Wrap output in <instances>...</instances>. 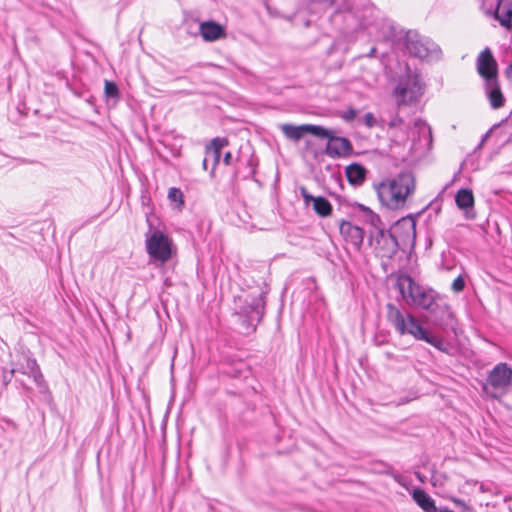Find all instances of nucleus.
<instances>
[{
    "label": "nucleus",
    "instance_id": "1",
    "mask_svg": "<svg viewBox=\"0 0 512 512\" xmlns=\"http://www.w3.org/2000/svg\"><path fill=\"white\" fill-rule=\"evenodd\" d=\"M415 178L412 172H401L393 179L385 180L376 186L378 198L389 209L405 206L407 198L415 191Z\"/></svg>",
    "mask_w": 512,
    "mask_h": 512
},
{
    "label": "nucleus",
    "instance_id": "2",
    "mask_svg": "<svg viewBox=\"0 0 512 512\" xmlns=\"http://www.w3.org/2000/svg\"><path fill=\"white\" fill-rule=\"evenodd\" d=\"M397 288L403 300L412 307L424 310H432L436 302L437 294L432 289H426L416 283L409 275L398 277Z\"/></svg>",
    "mask_w": 512,
    "mask_h": 512
},
{
    "label": "nucleus",
    "instance_id": "3",
    "mask_svg": "<svg viewBox=\"0 0 512 512\" xmlns=\"http://www.w3.org/2000/svg\"><path fill=\"white\" fill-rule=\"evenodd\" d=\"M265 308V297L263 293L257 295L247 294L238 297L236 314L239 317L243 332L249 334L254 332L260 323Z\"/></svg>",
    "mask_w": 512,
    "mask_h": 512
},
{
    "label": "nucleus",
    "instance_id": "4",
    "mask_svg": "<svg viewBox=\"0 0 512 512\" xmlns=\"http://www.w3.org/2000/svg\"><path fill=\"white\" fill-rule=\"evenodd\" d=\"M386 309L387 320L399 335H411L416 340L425 338L426 330L411 313H403L392 303H388Z\"/></svg>",
    "mask_w": 512,
    "mask_h": 512
},
{
    "label": "nucleus",
    "instance_id": "5",
    "mask_svg": "<svg viewBox=\"0 0 512 512\" xmlns=\"http://www.w3.org/2000/svg\"><path fill=\"white\" fill-rule=\"evenodd\" d=\"M423 94V86L418 75L407 74L401 77L393 90L398 106L416 102Z\"/></svg>",
    "mask_w": 512,
    "mask_h": 512
},
{
    "label": "nucleus",
    "instance_id": "6",
    "mask_svg": "<svg viewBox=\"0 0 512 512\" xmlns=\"http://www.w3.org/2000/svg\"><path fill=\"white\" fill-rule=\"evenodd\" d=\"M145 244L150 258L160 263H166L172 256V241L160 230L152 231Z\"/></svg>",
    "mask_w": 512,
    "mask_h": 512
},
{
    "label": "nucleus",
    "instance_id": "7",
    "mask_svg": "<svg viewBox=\"0 0 512 512\" xmlns=\"http://www.w3.org/2000/svg\"><path fill=\"white\" fill-rule=\"evenodd\" d=\"M405 46L409 53L420 59L437 55L439 47L430 39L421 36L417 31L409 30L405 35Z\"/></svg>",
    "mask_w": 512,
    "mask_h": 512
},
{
    "label": "nucleus",
    "instance_id": "8",
    "mask_svg": "<svg viewBox=\"0 0 512 512\" xmlns=\"http://www.w3.org/2000/svg\"><path fill=\"white\" fill-rule=\"evenodd\" d=\"M374 243V251L381 258L392 259L398 252L399 244L396 237L385 229H378L371 233V244Z\"/></svg>",
    "mask_w": 512,
    "mask_h": 512
},
{
    "label": "nucleus",
    "instance_id": "9",
    "mask_svg": "<svg viewBox=\"0 0 512 512\" xmlns=\"http://www.w3.org/2000/svg\"><path fill=\"white\" fill-rule=\"evenodd\" d=\"M319 138L328 139L325 154L331 158L347 157L353 152L352 143L348 138L334 136L333 132L329 129L328 136H319Z\"/></svg>",
    "mask_w": 512,
    "mask_h": 512
},
{
    "label": "nucleus",
    "instance_id": "10",
    "mask_svg": "<svg viewBox=\"0 0 512 512\" xmlns=\"http://www.w3.org/2000/svg\"><path fill=\"white\" fill-rule=\"evenodd\" d=\"M281 131L283 132L286 138L293 141H299L307 133H310L316 137L328 136V129L313 124H302L299 126L292 124H283L281 126Z\"/></svg>",
    "mask_w": 512,
    "mask_h": 512
},
{
    "label": "nucleus",
    "instance_id": "11",
    "mask_svg": "<svg viewBox=\"0 0 512 512\" xmlns=\"http://www.w3.org/2000/svg\"><path fill=\"white\" fill-rule=\"evenodd\" d=\"M477 72L485 80H497V62L489 48H485L477 58Z\"/></svg>",
    "mask_w": 512,
    "mask_h": 512
},
{
    "label": "nucleus",
    "instance_id": "12",
    "mask_svg": "<svg viewBox=\"0 0 512 512\" xmlns=\"http://www.w3.org/2000/svg\"><path fill=\"white\" fill-rule=\"evenodd\" d=\"M13 368L16 369V372L32 377L34 382L39 386L44 382V377L36 359L30 357L28 354H22Z\"/></svg>",
    "mask_w": 512,
    "mask_h": 512
},
{
    "label": "nucleus",
    "instance_id": "13",
    "mask_svg": "<svg viewBox=\"0 0 512 512\" xmlns=\"http://www.w3.org/2000/svg\"><path fill=\"white\" fill-rule=\"evenodd\" d=\"M300 194L304 200V203L308 206L310 203L313 204V210L320 217L330 216L332 213L331 203L322 196L311 195L305 187H300Z\"/></svg>",
    "mask_w": 512,
    "mask_h": 512
},
{
    "label": "nucleus",
    "instance_id": "14",
    "mask_svg": "<svg viewBox=\"0 0 512 512\" xmlns=\"http://www.w3.org/2000/svg\"><path fill=\"white\" fill-rule=\"evenodd\" d=\"M512 380V370L506 363L497 364L489 373L487 381L494 388H505Z\"/></svg>",
    "mask_w": 512,
    "mask_h": 512
},
{
    "label": "nucleus",
    "instance_id": "15",
    "mask_svg": "<svg viewBox=\"0 0 512 512\" xmlns=\"http://www.w3.org/2000/svg\"><path fill=\"white\" fill-rule=\"evenodd\" d=\"M340 233L345 241L351 243L356 250H360L364 239V231L362 228L353 225L349 221H342L340 224Z\"/></svg>",
    "mask_w": 512,
    "mask_h": 512
},
{
    "label": "nucleus",
    "instance_id": "16",
    "mask_svg": "<svg viewBox=\"0 0 512 512\" xmlns=\"http://www.w3.org/2000/svg\"><path fill=\"white\" fill-rule=\"evenodd\" d=\"M199 33L206 42H214L226 37L225 28L212 20L201 22L199 25Z\"/></svg>",
    "mask_w": 512,
    "mask_h": 512
},
{
    "label": "nucleus",
    "instance_id": "17",
    "mask_svg": "<svg viewBox=\"0 0 512 512\" xmlns=\"http://www.w3.org/2000/svg\"><path fill=\"white\" fill-rule=\"evenodd\" d=\"M455 202L459 209L465 211L466 218H475V212L473 211L474 195L472 190L464 188L458 190L455 196Z\"/></svg>",
    "mask_w": 512,
    "mask_h": 512
},
{
    "label": "nucleus",
    "instance_id": "18",
    "mask_svg": "<svg viewBox=\"0 0 512 512\" xmlns=\"http://www.w3.org/2000/svg\"><path fill=\"white\" fill-rule=\"evenodd\" d=\"M494 17L500 25L512 30V0H499L494 11Z\"/></svg>",
    "mask_w": 512,
    "mask_h": 512
},
{
    "label": "nucleus",
    "instance_id": "19",
    "mask_svg": "<svg viewBox=\"0 0 512 512\" xmlns=\"http://www.w3.org/2000/svg\"><path fill=\"white\" fill-rule=\"evenodd\" d=\"M486 94L490 105L493 109L501 108L505 103V98L501 92L500 85L497 80H489L485 82Z\"/></svg>",
    "mask_w": 512,
    "mask_h": 512
},
{
    "label": "nucleus",
    "instance_id": "20",
    "mask_svg": "<svg viewBox=\"0 0 512 512\" xmlns=\"http://www.w3.org/2000/svg\"><path fill=\"white\" fill-rule=\"evenodd\" d=\"M412 498L424 512H440V509L436 507L435 501L425 490L421 488L414 489Z\"/></svg>",
    "mask_w": 512,
    "mask_h": 512
},
{
    "label": "nucleus",
    "instance_id": "21",
    "mask_svg": "<svg viewBox=\"0 0 512 512\" xmlns=\"http://www.w3.org/2000/svg\"><path fill=\"white\" fill-rule=\"evenodd\" d=\"M345 174L350 184L360 185L365 180L366 170L362 165L353 163L346 167Z\"/></svg>",
    "mask_w": 512,
    "mask_h": 512
},
{
    "label": "nucleus",
    "instance_id": "22",
    "mask_svg": "<svg viewBox=\"0 0 512 512\" xmlns=\"http://www.w3.org/2000/svg\"><path fill=\"white\" fill-rule=\"evenodd\" d=\"M424 337L425 338H421L422 341L431 344L440 351L445 352L447 350L446 343L442 339L430 335L428 331H425Z\"/></svg>",
    "mask_w": 512,
    "mask_h": 512
},
{
    "label": "nucleus",
    "instance_id": "23",
    "mask_svg": "<svg viewBox=\"0 0 512 512\" xmlns=\"http://www.w3.org/2000/svg\"><path fill=\"white\" fill-rule=\"evenodd\" d=\"M229 141L227 138L216 137L211 140L210 144L206 146L205 151H217L221 152V150L228 146Z\"/></svg>",
    "mask_w": 512,
    "mask_h": 512
},
{
    "label": "nucleus",
    "instance_id": "24",
    "mask_svg": "<svg viewBox=\"0 0 512 512\" xmlns=\"http://www.w3.org/2000/svg\"><path fill=\"white\" fill-rule=\"evenodd\" d=\"M236 161L238 163H245V165L249 168L248 174L245 176L246 178H253L255 175V165L253 163L252 155H250L246 160L243 159V156L240 154L237 156Z\"/></svg>",
    "mask_w": 512,
    "mask_h": 512
},
{
    "label": "nucleus",
    "instance_id": "25",
    "mask_svg": "<svg viewBox=\"0 0 512 512\" xmlns=\"http://www.w3.org/2000/svg\"><path fill=\"white\" fill-rule=\"evenodd\" d=\"M105 95L109 98H119V89L117 85L112 81H105Z\"/></svg>",
    "mask_w": 512,
    "mask_h": 512
},
{
    "label": "nucleus",
    "instance_id": "26",
    "mask_svg": "<svg viewBox=\"0 0 512 512\" xmlns=\"http://www.w3.org/2000/svg\"><path fill=\"white\" fill-rule=\"evenodd\" d=\"M363 123L368 127L372 128L375 126H383V120L378 121L374 114L371 112H368L363 117Z\"/></svg>",
    "mask_w": 512,
    "mask_h": 512
},
{
    "label": "nucleus",
    "instance_id": "27",
    "mask_svg": "<svg viewBox=\"0 0 512 512\" xmlns=\"http://www.w3.org/2000/svg\"><path fill=\"white\" fill-rule=\"evenodd\" d=\"M168 198L173 202L183 204V193L178 188H170L168 192Z\"/></svg>",
    "mask_w": 512,
    "mask_h": 512
},
{
    "label": "nucleus",
    "instance_id": "28",
    "mask_svg": "<svg viewBox=\"0 0 512 512\" xmlns=\"http://www.w3.org/2000/svg\"><path fill=\"white\" fill-rule=\"evenodd\" d=\"M207 156H211L213 160V167L211 174H214V170L220 161L221 152L217 151H205Z\"/></svg>",
    "mask_w": 512,
    "mask_h": 512
},
{
    "label": "nucleus",
    "instance_id": "29",
    "mask_svg": "<svg viewBox=\"0 0 512 512\" xmlns=\"http://www.w3.org/2000/svg\"><path fill=\"white\" fill-rule=\"evenodd\" d=\"M404 124L403 118L399 115H395L387 124L389 129H394L402 126Z\"/></svg>",
    "mask_w": 512,
    "mask_h": 512
},
{
    "label": "nucleus",
    "instance_id": "30",
    "mask_svg": "<svg viewBox=\"0 0 512 512\" xmlns=\"http://www.w3.org/2000/svg\"><path fill=\"white\" fill-rule=\"evenodd\" d=\"M464 287H465V282H464V279L461 276H458L452 282V289L455 292H461L464 289Z\"/></svg>",
    "mask_w": 512,
    "mask_h": 512
},
{
    "label": "nucleus",
    "instance_id": "31",
    "mask_svg": "<svg viewBox=\"0 0 512 512\" xmlns=\"http://www.w3.org/2000/svg\"><path fill=\"white\" fill-rule=\"evenodd\" d=\"M357 116V112L355 109L353 108H349L347 109L343 114H342V118L347 121V122H351L353 121Z\"/></svg>",
    "mask_w": 512,
    "mask_h": 512
},
{
    "label": "nucleus",
    "instance_id": "32",
    "mask_svg": "<svg viewBox=\"0 0 512 512\" xmlns=\"http://www.w3.org/2000/svg\"><path fill=\"white\" fill-rule=\"evenodd\" d=\"M16 373V369L11 368L9 371L4 370L3 371V384L8 385L10 381L12 380L14 374Z\"/></svg>",
    "mask_w": 512,
    "mask_h": 512
},
{
    "label": "nucleus",
    "instance_id": "33",
    "mask_svg": "<svg viewBox=\"0 0 512 512\" xmlns=\"http://www.w3.org/2000/svg\"><path fill=\"white\" fill-rule=\"evenodd\" d=\"M369 222L371 223L372 226H374L376 228V231L379 229L378 228V224L380 223V218H379L378 215L373 214L372 212H370Z\"/></svg>",
    "mask_w": 512,
    "mask_h": 512
},
{
    "label": "nucleus",
    "instance_id": "34",
    "mask_svg": "<svg viewBox=\"0 0 512 512\" xmlns=\"http://www.w3.org/2000/svg\"><path fill=\"white\" fill-rule=\"evenodd\" d=\"M415 127H417L419 129V131H424V130H428V132L430 133V128L427 126V124L421 120V119H417L415 120V123H414Z\"/></svg>",
    "mask_w": 512,
    "mask_h": 512
},
{
    "label": "nucleus",
    "instance_id": "35",
    "mask_svg": "<svg viewBox=\"0 0 512 512\" xmlns=\"http://www.w3.org/2000/svg\"><path fill=\"white\" fill-rule=\"evenodd\" d=\"M234 161L233 155L231 152H227L224 155L223 162L225 165H231Z\"/></svg>",
    "mask_w": 512,
    "mask_h": 512
},
{
    "label": "nucleus",
    "instance_id": "36",
    "mask_svg": "<svg viewBox=\"0 0 512 512\" xmlns=\"http://www.w3.org/2000/svg\"><path fill=\"white\" fill-rule=\"evenodd\" d=\"M506 74L510 79H512V63L506 69Z\"/></svg>",
    "mask_w": 512,
    "mask_h": 512
},
{
    "label": "nucleus",
    "instance_id": "37",
    "mask_svg": "<svg viewBox=\"0 0 512 512\" xmlns=\"http://www.w3.org/2000/svg\"><path fill=\"white\" fill-rule=\"evenodd\" d=\"M384 355L388 359H395V355L392 352L387 351L384 353Z\"/></svg>",
    "mask_w": 512,
    "mask_h": 512
},
{
    "label": "nucleus",
    "instance_id": "38",
    "mask_svg": "<svg viewBox=\"0 0 512 512\" xmlns=\"http://www.w3.org/2000/svg\"><path fill=\"white\" fill-rule=\"evenodd\" d=\"M207 161H208V158L207 157L204 158L203 163H202V166H203L204 170H207Z\"/></svg>",
    "mask_w": 512,
    "mask_h": 512
},
{
    "label": "nucleus",
    "instance_id": "39",
    "mask_svg": "<svg viewBox=\"0 0 512 512\" xmlns=\"http://www.w3.org/2000/svg\"><path fill=\"white\" fill-rule=\"evenodd\" d=\"M440 512H454V511H452V510H450L448 508H441Z\"/></svg>",
    "mask_w": 512,
    "mask_h": 512
},
{
    "label": "nucleus",
    "instance_id": "40",
    "mask_svg": "<svg viewBox=\"0 0 512 512\" xmlns=\"http://www.w3.org/2000/svg\"><path fill=\"white\" fill-rule=\"evenodd\" d=\"M240 172V168H237L234 172L235 176Z\"/></svg>",
    "mask_w": 512,
    "mask_h": 512
},
{
    "label": "nucleus",
    "instance_id": "41",
    "mask_svg": "<svg viewBox=\"0 0 512 512\" xmlns=\"http://www.w3.org/2000/svg\"><path fill=\"white\" fill-rule=\"evenodd\" d=\"M455 503L460 504L461 501L460 500H455Z\"/></svg>",
    "mask_w": 512,
    "mask_h": 512
}]
</instances>
